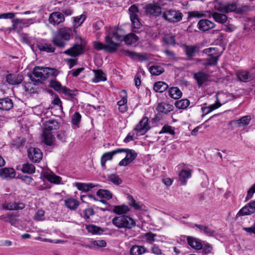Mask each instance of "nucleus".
Segmentation results:
<instances>
[{"label":"nucleus","instance_id":"39","mask_svg":"<svg viewBox=\"0 0 255 255\" xmlns=\"http://www.w3.org/2000/svg\"><path fill=\"white\" fill-rule=\"evenodd\" d=\"M75 185L78 190L83 192H87L90 189L95 186L92 183H83L80 182H76Z\"/></svg>","mask_w":255,"mask_h":255},{"label":"nucleus","instance_id":"22","mask_svg":"<svg viewBox=\"0 0 255 255\" xmlns=\"http://www.w3.org/2000/svg\"><path fill=\"white\" fill-rule=\"evenodd\" d=\"M15 172L12 168H3L0 169V176L4 179H11L14 177Z\"/></svg>","mask_w":255,"mask_h":255},{"label":"nucleus","instance_id":"23","mask_svg":"<svg viewBox=\"0 0 255 255\" xmlns=\"http://www.w3.org/2000/svg\"><path fill=\"white\" fill-rule=\"evenodd\" d=\"M12 101L8 98L0 99V110L8 111L13 107Z\"/></svg>","mask_w":255,"mask_h":255},{"label":"nucleus","instance_id":"13","mask_svg":"<svg viewBox=\"0 0 255 255\" xmlns=\"http://www.w3.org/2000/svg\"><path fill=\"white\" fill-rule=\"evenodd\" d=\"M145 11L147 14L158 16L161 14L162 8L156 3H149L145 7Z\"/></svg>","mask_w":255,"mask_h":255},{"label":"nucleus","instance_id":"34","mask_svg":"<svg viewBox=\"0 0 255 255\" xmlns=\"http://www.w3.org/2000/svg\"><path fill=\"white\" fill-rule=\"evenodd\" d=\"M37 46L40 51L47 52H54L55 50V48L49 43H40L38 44Z\"/></svg>","mask_w":255,"mask_h":255},{"label":"nucleus","instance_id":"29","mask_svg":"<svg viewBox=\"0 0 255 255\" xmlns=\"http://www.w3.org/2000/svg\"><path fill=\"white\" fill-rule=\"evenodd\" d=\"M192 171L190 169H182L179 174V180L183 185L187 183V180L191 177Z\"/></svg>","mask_w":255,"mask_h":255},{"label":"nucleus","instance_id":"1","mask_svg":"<svg viewBox=\"0 0 255 255\" xmlns=\"http://www.w3.org/2000/svg\"><path fill=\"white\" fill-rule=\"evenodd\" d=\"M214 8L223 12H229L236 11L237 13H243L249 9V6L244 5L237 7L236 4L230 0H216L214 2Z\"/></svg>","mask_w":255,"mask_h":255},{"label":"nucleus","instance_id":"25","mask_svg":"<svg viewBox=\"0 0 255 255\" xmlns=\"http://www.w3.org/2000/svg\"><path fill=\"white\" fill-rule=\"evenodd\" d=\"M194 78L196 80L198 85L200 86L207 81L209 75L202 71H200L194 74Z\"/></svg>","mask_w":255,"mask_h":255},{"label":"nucleus","instance_id":"46","mask_svg":"<svg viewBox=\"0 0 255 255\" xmlns=\"http://www.w3.org/2000/svg\"><path fill=\"white\" fill-rule=\"evenodd\" d=\"M149 71L152 75L158 76L164 72V69L160 66L153 65L149 68Z\"/></svg>","mask_w":255,"mask_h":255},{"label":"nucleus","instance_id":"9","mask_svg":"<svg viewBox=\"0 0 255 255\" xmlns=\"http://www.w3.org/2000/svg\"><path fill=\"white\" fill-rule=\"evenodd\" d=\"M148 121V118L143 117L139 122L133 130V131L136 132V135L137 136L145 134L150 129Z\"/></svg>","mask_w":255,"mask_h":255},{"label":"nucleus","instance_id":"8","mask_svg":"<svg viewBox=\"0 0 255 255\" xmlns=\"http://www.w3.org/2000/svg\"><path fill=\"white\" fill-rule=\"evenodd\" d=\"M120 150H123L122 152H126V156L120 161L119 165L120 166H126L130 163L132 162L136 157L137 153L133 149L128 148H119Z\"/></svg>","mask_w":255,"mask_h":255},{"label":"nucleus","instance_id":"26","mask_svg":"<svg viewBox=\"0 0 255 255\" xmlns=\"http://www.w3.org/2000/svg\"><path fill=\"white\" fill-rule=\"evenodd\" d=\"M44 129L43 131H49L56 130L59 128L58 122L55 120H49L44 124Z\"/></svg>","mask_w":255,"mask_h":255},{"label":"nucleus","instance_id":"31","mask_svg":"<svg viewBox=\"0 0 255 255\" xmlns=\"http://www.w3.org/2000/svg\"><path fill=\"white\" fill-rule=\"evenodd\" d=\"M157 110L159 113L167 114L173 110V106L166 103H162L158 105Z\"/></svg>","mask_w":255,"mask_h":255},{"label":"nucleus","instance_id":"49","mask_svg":"<svg viewBox=\"0 0 255 255\" xmlns=\"http://www.w3.org/2000/svg\"><path fill=\"white\" fill-rule=\"evenodd\" d=\"M219 56L220 55H213L212 56H209V58L205 59V62L204 63V65L205 66L215 65L218 62Z\"/></svg>","mask_w":255,"mask_h":255},{"label":"nucleus","instance_id":"45","mask_svg":"<svg viewBox=\"0 0 255 255\" xmlns=\"http://www.w3.org/2000/svg\"><path fill=\"white\" fill-rule=\"evenodd\" d=\"M0 220L8 222L12 225L15 224L16 222L15 217L13 215L9 214L0 216Z\"/></svg>","mask_w":255,"mask_h":255},{"label":"nucleus","instance_id":"38","mask_svg":"<svg viewBox=\"0 0 255 255\" xmlns=\"http://www.w3.org/2000/svg\"><path fill=\"white\" fill-rule=\"evenodd\" d=\"M86 228L88 232L92 234L100 235L104 232V230L101 227L94 225H86Z\"/></svg>","mask_w":255,"mask_h":255},{"label":"nucleus","instance_id":"19","mask_svg":"<svg viewBox=\"0 0 255 255\" xmlns=\"http://www.w3.org/2000/svg\"><path fill=\"white\" fill-rule=\"evenodd\" d=\"M123 53L125 55L128 56L133 60L138 59L140 61H143L147 60L148 59L145 54H140L128 50H123Z\"/></svg>","mask_w":255,"mask_h":255},{"label":"nucleus","instance_id":"57","mask_svg":"<svg viewBox=\"0 0 255 255\" xmlns=\"http://www.w3.org/2000/svg\"><path fill=\"white\" fill-rule=\"evenodd\" d=\"M81 115L79 113L76 112L72 117V123L73 125L77 126L78 127V125L81 121Z\"/></svg>","mask_w":255,"mask_h":255},{"label":"nucleus","instance_id":"35","mask_svg":"<svg viewBox=\"0 0 255 255\" xmlns=\"http://www.w3.org/2000/svg\"><path fill=\"white\" fill-rule=\"evenodd\" d=\"M238 78L241 81L248 82L252 80L253 76L248 71H243L239 73Z\"/></svg>","mask_w":255,"mask_h":255},{"label":"nucleus","instance_id":"43","mask_svg":"<svg viewBox=\"0 0 255 255\" xmlns=\"http://www.w3.org/2000/svg\"><path fill=\"white\" fill-rule=\"evenodd\" d=\"M127 199L128 204L135 210H139L142 208V206L138 202H137L131 195H128Z\"/></svg>","mask_w":255,"mask_h":255},{"label":"nucleus","instance_id":"28","mask_svg":"<svg viewBox=\"0 0 255 255\" xmlns=\"http://www.w3.org/2000/svg\"><path fill=\"white\" fill-rule=\"evenodd\" d=\"M86 16L85 14H82L80 16L73 17V27H72L73 31L76 33L77 30L76 29L80 26L85 21Z\"/></svg>","mask_w":255,"mask_h":255},{"label":"nucleus","instance_id":"58","mask_svg":"<svg viewBox=\"0 0 255 255\" xmlns=\"http://www.w3.org/2000/svg\"><path fill=\"white\" fill-rule=\"evenodd\" d=\"M108 179L116 185H119L122 182L120 178L116 174H111L109 175L108 176Z\"/></svg>","mask_w":255,"mask_h":255},{"label":"nucleus","instance_id":"52","mask_svg":"<svg viewBox=\"0 0 255 255\" xmlns=\"http://www.w3.org/2000/svg\"><path fill=\"white\" fill-rule=\"evenodd\" d=\"M196 49L197 47L195 46H185L184 50L188 57H192L194 55Z\"/></svg>","mask_w":255,"mask_h":255},{"label":"nucleus","instance_id":"11","mask_svg":"<svg viewBox=\"0 0 255 255\" xmlns=\"http://www.w3.org/2000/svg\"><path fill=\"white\" fill-rule=\"evenodd\" d=\"M28 156L34 162H39L42 158L43 154L40 149L31 147L28 150Z\"/></svg>","mask_w":255,"mask_h":255},{"label":"nucleus","instance_id":"64","mask_svg":"<svg viewBox=\"0 0 255 255\" xmlns=\"http://www.w3.org/2000/svg\"><path fill=\"white\" fill-rule=\"evenodd\" d=\"M246 27H249L251 30H255V18H250L246 24Z\"/></svg>","mask_w":255,"mask_h":255},{"label":"nucleus","instance_id":"36","mask_svg":"<svg viewBox=\"0 0 255 255\" xmlns=\"http://www.w3.org/2000/svg\"><path fill=\"white\" fill-rule=\"evenodd\" d=\"M129 210L128 207L125 205L115 206L113 209V212L118 215L126 214Z\"/></svg>","mask_w":255,"mask_h":255},{"label":"nucleus","instance_id":"41","mask_svg":"<svg viewBox=\"0 0 255 255\" xmlns=\"http://www.w3.org/2000/svg\"><path fill=\"white\" fill-rule=\"evenodd\" d=\"M95 79L94 82L96 83L104 81L107 80L106 74L101 70H94Z\"/></svg>","mask_w":255,"mask_h":255},{"label":"nucleus","instance_id":"20","mask_svg":"<svg viewBox=\"0 0 255 255\" xmlns=\"http://www.w3.org/2000/svg\"><path fill=\"white\" fill-rule=\"evenodd\" d=\"M198 28L203 31L208 30L215 27L214 23L207 19L200 20L198 23Z\"/></svg>","mask_w":255,"mask_h":255},{"label":"nucleus","instance_id":"51","mask_svg":"<svg viewBox=\"0 0 255 255\" xmlns=\"http://www.w3.org/2000/svg\"><path fill=\"white\" fill-rule=\"evenodd\" d=\"M156 237L157 235L151 232L146 233L144 235V238L149 244H153L154 242L157 241Z\"/></svg>","mask_w":255,"mask_h":255},{"label":"nucleus","instance_id":"42","mask_svg":"<svg viewBox=\"0 0 255 255\" xmlns=\"http://www.w3.org/2000/svg\"><path fill=\"white\" fill-rule=\"evenodd\" d=\"M138 39V37L133 33H130L124 36V41L128 45H130L136 42Z\"/></svg>","mask_w":255,"mask_h":255},{"label":"nucleus","instance_id":"47","mask_svg":"<svg viewBox=\"0 0 255 255\" xmlns=\"http://www.w3.org/2000/svg\"><path fill=\"white\" fill-rule=\"evenodd\" d=\"M212 16L216 21L221 23H225L227 20V16L224 14L213 12Z\"/></svg>","mask_w":255,"mask_h":255},{"label":"nucleus","instance_id":"3","mask_svg":"<svg viewBox=\"0 0 255 255\" xmlns=\"http://www.w3.org/2000/svg\"><path fill=\"white\" fill-rule=\"evenodd\" d=\"M58 74V71L55 69L36 66L33 70V76H31L32 81L36 82L41 80H45L50 76H56Z\"/></svg>","mask_w":255,"mask_h":255},{"label":"nucleus","instance_id":"60","mask_svg":"<svg viewBox=\"0 0 255 255\" xmlns=\"http://www.w3.org/2000/svg\"><path fill=\"white\" fill-rule=\"evenodd\" d=\"M122 99L119 101L117 103L118 106L126 105L127 103V95L125 91H123L121 92Z\"/></svg>","mask_w":255,"mask_h":255},{"label":"nucleus","instance_id":"48","mask_svg":"<svg viewBox=\"0 0 255 255\" xmlns=\"http://www.w3.org/2000/svg\"><path fill=\"white\" fill-rule=\"evenodd\" d=\"M97 195L99 197L110 200L112 198V194L109 191L104 189H100L97 192Z\"/></svg>","mask_w":255,"mask_h":255},{"label":"nucleus","instance_id":"24","mask_svg":"<svg viewBox=\"0 0 255 255\" xmlns=\"http://www.w3.org/2000/svg\"><path fill=\"white\" fill-rule=\"evenodd\" d=\"M64 204L66 207L71 210H76L80 205L78 200L73 198H69L64 200Z\"/></svg>","mask_w":255,"mask_h":255},{"label":"nucleus","instance_id":"17","mask_svg":"<svg viewBox=\"0 0 255 255\" xmlns=\"http://www.w3.org/2000/svg\"><path fill=\"white\" fill-rule=\"evenodd\" d=\"M6 81L10 85H17L21 84L23 77L20 74H9L6 76Z\"/></svg>","mask_w":255,"mask_h":255},{"label":"nucleus","instance_id":"7","mask_svg":"<svg viewBox=\"0 0 255 255\" xmlns=\"http://www.w3.org/2000/svg\"><path fill=\"white\" fill-rule=\"evenodd\" d=\"M163 18L169 22H177L181 20L183 14L178 10L169 9L163 12Z\"/></svg>","mask_w":255,"mask_h":255},{"label":"nucleus","instance_id":"61","mask_svg":"<svg viewBox=\"0 0 255 255\" xmlns=\"http://www.w3.org/2000/svg\"><path fill=\"white\" fill-rule=\"evenodd\" d=\"M157 4L161 7L162 9H165L166 6H168L171 4V2L170 0H158L157 2H156Z\"/></svg>","mask_w":255,"mask_h":255},{"label":"nucleus","instance_id":"16","mask_svg":"<svg viewBox=\"0 0 255 255\" xmlns=\"http://www.w3.org/2000/svg\"><path fill=\"white\" fill-rule=\"evenodd\" d=\"M83 47L81 44H75L72 47L64 51V53L72 57L79 56L83 53Z\"/></svg>","mask_w":255,"mask_h":255},{"label":"nucleus","instance_id":"56","mask_svg":"<svg viewBox=\"0 0 255 255\" xmlns=\"http://www.w3.org/2000/svg\"><path fill=\"white\" fill-rule=\"evenodd\" d=\"M130 20L132 22L134 28H139L141 23L137 17V15H132L130 16Z\"/></svg>","mask_w":255,"mask_h":255},{"label":"nucleus","instance_id":"21","mask_svg":"<svg viewBox=\"0 0 255 255\" xmlns=\"http://www.w3.org/2000/svg\"><path fill=\"white\" fill-rule=\"evenodd\" d=\"M187 240L188 244L193 249L199 250L202 248L203 245L199 239L188 236L187 237Z\"/></svg>","mask_w":255,"mask_h":255},{"label":"nucleus","instance_id":"62","mask_svg":"<svg viewBox=\"0 0 255 255\" xmlns=\"http://www.w3.org/2000/svg\"><path fill=\"white\" fill-rule=\"evenodd\" d=\"M84 217L86 219H90V217L94 214V211L92 208H87L84 210Z\"/></svg>","mask_w":255,"mask_h":255},{"label":"nucleus","instance_id":"2","mask_svg":"<svg viewBox=\"0 0 255 255\" xmlns=\"http://www.w3.org/2000/svg\"><path fill=\"white\" fill-rule=\"evenodd\" d=\"M73 30L72 28L63 27L59 28L53 35L52 42L59 48H64L66 42L73 37Z\"/></svg>","mask_w":255,"mask_h":255},{"label":"nucleus","instance_id":"4","mask_svg":"<svg viewBox=\"0 0 255 255\" xmlns=\"http://www.w3.org/2000/svg\"><path fill=\"white\" fill-rule=\"evenodd\" d=\"M35 21V18L28 19L15 18L11 21L12 25L8 28V30L9 32L14 31L19 33L23 28L28 27L31 24L34 23Z\"/></svg>","mask_w":255,"mask_h":255},{"label":"nucleus","instance_id":"59","mask_svg":"<svg viewBox=\"0 0 255 255\" xmlns=\"http://www.w3.org/2000/svg\"><path fill=\"white\" fill-rule=\"evenodd\" d=\"M91 243L93 246V248L95 247H105L106 246V242L104 240H91Z\"/></svg>","mask_w":255,"mask_h":255},{"label":"nucleus","instance_id":"55","mask_svg":"<svg viewBox=\"0 0 255 255\" xmlns=\"http://www.w3.org/2000/svg\"><path fill=\"white\" fill-rule=\"evenodd\" d=\"M203 52L208 54L209 56H212L213 55H220V54L218 52L217 48L214 47H210L205 49L203 50Z\"/></svg>","mask_w":255,"mask_h":255},{"label":"nucleus","instance_id":"18","mask_svg":"<svg viewBox=\"0 0 255 255\" xmlns=\"http://www.w3.org/2000/svg\"><path fill=\"white\" fill-rule=\"evenodd\" d=\"M123 150H120L119 148H117L115 150L104 153L101 158V164L102 167L105 169L106 161L112 160L114 155L118 153H122Z\"/></svg>","mask_w":255,"mask_h":255},{"label":"nucleus","instance_id":"50","mask_svg":"<svg viewBox=\"0 0 255 255\" xmlns=\"http://www.w3.org/2000/svg\"><path fill=\"white\" fill-rule=\"evenodd\" d=\"M188 19L192 18H200L206 16V14L203 11H191L187 12Z\"/></svg>","mask_w":255,"mask_h":255},{"label":"nucleus","instance_id":"30","mask_svg":"<svg viewBox=\"0 0 255 255\" xmlns=\"http://www.w3.org/2000/svg\"><path fill=\"white\" fill-rule=\"evenodd\" d=\"M43 141L47 145L53 144L55 138L51 132L43 131L42 134Z\"/></svg>","mask_w":255,"mask_h":255},{"label":"nucleus","instance_id":"12","mask_svg":"<svg viewBox=\"0 0 255 255\" xmlns=\"http://www.w3.org/2000/svg\"><path fill=\"white\" fill-rule=\"evenodd\" d=\"M65 20L63 13L56 11L52 12L49 16V22L53 26L58 25Z\"/></svg>","mask_w":255,"mask_h":255},{"label":"nucleus","instance_id":"63","mask_svg":"<svg viewBox=\"0 0 255 255\" xmlns=\"http://www.w3.org/2000/svg\"><path fill=\"white\" fill-rule=\"evenodd\" d=\"M119 31L118 30H115L112 33V34L111 35L113 38H114L115 40L118 41H120L123 39L124 40V36L122 35L119 33Z\"/></svg>","mask_w":255,"mask_h":255},{"label":"nucleus","instance_id":"40","mask_svg":"<svg viewBox=\"0 0 255 255\" xmlns=\"http://www.w3.org/2000/svg\"><path fill=\"white\" fill-rule=\"evenodd\" d=\"M20 170L23 173L32 174L35 172V168L33 164L27 163L22 165Z\"/></svg>","mask_w":255,"mask_h":255},{"label":"nucleus","instance_id":"37","mask_svg":"<svg viewBox=\"0 0 255 255\" xmlns=\"http://www.w3.org/2000/svg\"><path fill=\"white\" fill-rule=\"evenodd\" d=\"M146 252V249L143 246H133L130 250L131 255H141Z\"/></svg>","mask_w":255,"mask_h":255},{"label":"nucleus","instance_id":"10","mask_svg":"<svg viewBox=\"0 0 255 255\" xmlns=\"http://www.w3.org/2000/svg\"><path fill=\"white\" fill-rule=\"evenodd\" d=\"M51 88L60 93H63L66 95L73 96L74 92L65 87L62 86L61 84L58 81L55 80H51L50 83Z\"/></svg>","mask_w":255,"mask_h":255},{"label":"nucleus","instance_id":"5","mask_svg":"<svg viewBox=\"0 0 255 255\" xmlns=\"http://www.w3.org/2000/svg\"><path fill=\"white\" fill-rule=\"evenodd\" d=\"M112 223L119 228L131 229L136 225V223L132 218L126 215L114 218Z\"/></svg>","mask_w":255,"mask_h":255},{"label":"nucleus","instance_id":"44","mask_svg":"<svg viewBox=\"0 0 255 255\" xmlns=\"http://www.w3.org/2000/svg\"><path fill=\"white\" fill-rule=\"evenodd\" d=\"M190 103L188 99H185L176 101L175 103V106L178 109L184 110L189 106Z\"/></svg>","mask_w":255,"mask_h":255},{"label":"nucleus","instance_id":"14","mask_svg":"<svg viewBox=\"0 0 255 255\" xmlns=\"http://www.w3.org/2000/svg\"><path fill=\"white\" fill-rule=\"evenodd\" d=\"M255 212V200L249 203L241 209L237 214V216L249 215Z\"/></svg>","mask_w":255,"mask_h":255},{"label":"nucleus","instance_id":"32","mask_svg":"<svg viewBox=\"0 0 255 255\" xmlns=\"http://www.w3.org/2000/svg\"><path fill=\"white\" fill-rule=\"evenodd\" d=\"M168 93L170 97L174 99H179L182 95V92L176 87H173L170 88Z\"/></svg>","mask_w":255,"mask_h":255},{"label":"nucleus","instance_id":"6","mask_svg":"<svg viewBox=\"0 0 255 255\" xmlns=\"http://www.w3.org/2000/svg\"><path fill=\"white\" fill-rule=\"evenodd\" d=\"M112 39L111 34H109L105 37V44L99 41H95L93 43L94 47L97 50H105L110 52H115L118 49L119 44L114 42Z\"/></svg>","mask_w":255,"mask_h":255},{"label":"nucleus","instance_id":"53","mask_svg":"<svg viewBox=\"0 0 255 255\" xmlns=\"http://www.w3.org/2000/svg\"><path fill=\"white\" fill-rule=\"evenodd\" d=\"M159 134L169 133L171 135L175 134L174 128L169 125H164L161 130L159 132Z\"/></svg>","mask_w":255,"mask_h":255},{"label":"nucleus","instance_id":"54","mask_svg":"<svg viewBox=\"0 0 255 255\" xmlns=\"http://www.w3.org/2000/svg\"><path fill=\"white\" fill-rule=\"evenodd\" d=\"M251 120L250 116H247L241 118L238 121V124L239 127H244L249 124Z\"/></svg>","mask_w":255,"mask_h":255},{"label":"nucleus","instance_id":"27","mask_svg":"<svg viewBox=\"0 0 255 255\" xmlns=\"http://www.w3.org/2000/svg\"><path fill=\"white\" fill-rule=\"evenodd\" d=\"M43 176L51 183H53L56 184H59L61 183V178L53 173H49L47 172H44L43 174Z\"/></svg>","mask_w":255,"mask_h":255},{"label":"nucleus","instance_id":"15","mask_svg":"<svg viewBox=\"0 0 255 255\" xmlns=\"http://www.w3.org/2000/svg\"><path fill=\"white\" fill-rule=\"evenodd\" d=\"M25 204L21 202H9L5 201L2 204V207L6 210H21L25 208Z\"/></svg>","mask_w":255,"mask_h":255},{"label":"nucleus","instance_id":"33","mask_svg":"<svg viewBox=\"0 0 255 255\" xmlns=\"http://www.w3.org/2000/svg\"><path fill=\"white\" fill-rule=\"evenodd\" d=\"M168 87L167 84L162 81H159L154 84L153 89L156 92L162 93L167 90Z\"/></svg>","mask_w":255,"mask_h":255}]
</instances>
